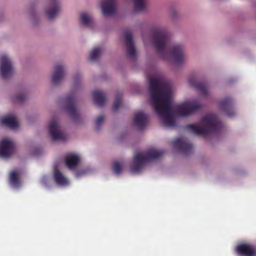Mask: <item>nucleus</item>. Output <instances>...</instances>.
Here are the masks:
<instances>
[{
    "label": "nucleus",
    "instance_id": "6",
    "mask_svg": "<svg viewBox=\"0 0 256 256\" xmlns=\"http://www.w3.org/2000/svg\"><path fill=\"white\" fill-rule=\"evenodd\" d=\"M48 131L52 140L64 141L66 138V134L58 129V122L55 120L50 122Z\"/></svg>",
    "mask_w": 256,
    "mask_h": 256
},
{
    "label": "nucleus",
    "instance_id": "30",
    "mask_svg": "<svg viewBox=\"0 0 256 256\" xmlns=\"http://www.w3.org/2000/svg\"><path fill=\"white\" fill-rule=\"evenodd\" d=\"M78 79V78L77 77V76H75L74 78V80H75V81L76 82Z\"/></svg>",
    "mask_w": 256,
    "mask_h": 256
},
{
    "label": "nucleus",
    "instance_id": "23",
    "mask_svg": "<svg viewBox=\"0 0 256 256\" xmlns=\"http://www.w3.org/2000/svg\"><path fill=\"white\" fill-rule=\"evenodd\" d=\"M80 20L82 24L85 26H90L92 23L91 18L86 12L81 14Z\"/></svg>",
    "mask_w": 256,
    "mask_h": 256
},
{
    "label": "nucleus",
    "instance_id": "18",
    "mask_svg": "<svg viewBox=\"0 0 256 256\" xmlns=\"http://www.w3.org/2000/svg\"><path fill=\"white\" fill-rule=\"evenodd\" d=\"M92 98L95 104L100 106H104L106 101L104 92L99 90L93 92Z\"/></svg>",
    "mask_w": 256,
    "mask_h": 256
},
{
    "label": "nucleus",
    "instance_id": "1",
    "mask_svg": "<svg viewBox=\"0 0 256 256\" xmlns=\"http://www.w3.org/2000/svg\"><path fill=\"white\" fill-rule=\"evenodd\" d=\"M150 93L152 104L161 118L163 126L166 127L174 128L176 126L172 116L174 113L186 116L197 111L202 106L198 102L196 101L184 103L173 110L170 86L160 78H152L150 79Z\"/></svg>",
    "mask_w": 256,
    "mask_h": 256
},
{
    "label": "nucleus",
    "instance_id": "8",
    "mask_svg": "<svg viewBox=\"0 0 256 256\" xmlns=\"http://www.w3.org/2000/svg\"><path fill=\"white\" fill-rule=\"evenodd\" d=\"M65 102L66 110L70 116L72 120L74 122L78 121L79 114L74 106L75 99L73 95L68 96L65 98Z\"/></svg>",
    "mask_w": 256,
    "mask_h": 256
},
{
    "label": "nucleus",
    "instance_id": "25",
    "mask_svg": "<svg viewBox=\"0 0 256 256\" xmlns=\"http://www.w3.org/2000/svg\"><path fill=\"white\" fill-rule=\"evenodd\" d=\"M145 0H134V9L136 11L144 10L146 8Z\"/></svg>",
    "mask_w": 256,
    "mask_h": 256
},
{
    "label": "nucleus",
    "instance_id": "13",
    "mask_svg": "<svg viewBox=\"0 0 256 256\" xmlns=\"http://www.w3.org/2000/svg\"><path fill=\"white\" fill-rule=\"evenodd\" d=\"M134 122L136 126L139 130L144 129L148 122V116L142 112L136 113L134 118Z\"/></svg>",
    "mask_w": 256,
    "mask_h": 256
},
{
    "label": "nucleus",
    "instance_id": "24",
    "mask_svg": "<svg viewBox=\"0 0 256 256\" xmlns=\"http://www.w3.org/2000/svg\"><path fill=\"white\" fill-rule=\"evenodd\" d=\"M101 52L102 50L100 48L97 47L94 48L90 54V60L94 61L96 60L100 56Z\"/></svg>",
    "mask_w": 256,
    "mask_h": 256
},
{
    "label": "nucleus",
    "instance_id": "14",
    "mask_svg": "<svg viewBox=\"0 0 256 256\" xmlns=\"http://www.w3.org/2000/svg\"><path fill=\"white\" fill-rule=\"evenodd\" d=\"M116 0H105L101 4L102 13L104 15L113 14L116 10Z\"/></svg>",
    "mask_w": 256,
    "mask_h": 256
},
{
    "label": "nucleus",
    "instance_id": "4",
    "mask_svg": "<svg viewBox=\"0 0 256 256\" xmlns=\"http://www.w3.org/2000/svg\"><path fill=\"white\" fill-rule=\"evenodd\" d=\"M163 154L162 150L154 149L150 150L144 154H136L134 158V165L131 168V172L133 174L139 172L145 164L159 158Z\"/></svg>",
    "mask_w": 256,
    "mask_h": 256
},
{
    "label": "nucleus",
    "instance_id": "12",
    "mask_svg": "<svg viewBox=\"0 0 256 256\" xmlns=\"http://www.w3.org/2000/svg\"><path fill=\"white\" fill-rule=\"evenodd\" d=\"M125 38L127 56L131 58H134L136 56V49L132 33L130 32L126 33Z\"/></svg>",
    "mask_w": 256,
    "mask_h": 256
},
{
    "label": "nucleus",
    "instance_id": "20",
    "mask_svg": "<svg viewBox=\"0 0 256 256\" xmlns=\"http://www.w3.org/2000/svg\"><path fill=\"white\" fill-rule=\"evenodd\" d=\"M78 156L74 154L68 156L65 160L66 164L69 169L74 168L78 165Z\"/></svg>",
    "mask_w": 256,
    "mask_h": 256
},
{
    "label": "nucleus",
    "instance_id": "22",
    "mask_svg": "<svg viewBox=\"0 0 256 256\" xmlns=\"http://www.w3.org/2000/svg\"><path fill=\"white\" fill-rule=\"evenodd\" d=\"M54 178L56 182L58 184L64 185L67 183L66 179L58 170H54Z\"/></svg>",
    "mask_w": 256,
    "mask_h": 256
},
{
    "label": "nucleus",
    "instance_id": "11",
    "mask_svg": "<svg viewBox=\"0 0 256 256\" xmlns=\"http://www.w3.org/2000/svg\"><path fill=\"white\" fill-rule=\"evenodd\" d=\"M236 250L242 256H256V248L249 244H240L236 246Z\"/></svg>",
    "mask_w": 256,
    "mask_h": 256
},
{
    "label": "nucleus",
    "instance_id": "17",
    "mask_svg": "<svg viewBox=\"0 0 256 256\" xmlns=\"http://www.w3.org/2000/svg\"><path fill=\"white\" fill-rule=\"evenodd\" d=\"M50 8L46 10V14L49 19L54 18L60 10L58 0H50Z\"/></svg>",
    "mask_w": 256,
    "mask_h": 256
},
{
    "label": "nucleus",
    "instance_id": "28",
    "mask_svg": "<svg viewBox=\"0 0 256 256\" xmlns=\"http://www.w3.org/2000/svg\"><path fill=\"white\" fill-rule=\"evenodd\" d=\"M104 116L103 115H101L98 116L96 120L95 124H96V129L98 130L100 129V128L102 124V122H104Z\"/></svg>",
    "mask_w": 256,
    "mask_h": 256
},
{
    "label": "nucleus",
    "instance_id": "26",
    "mask_svg": "<svg viewBox=\"0 0 256 256\" xmlns=\"http://www.w3.org/2000/svg\"><path fill=\"white\" fill-rule=\"evenodd\" d=\"M122 95L118 94L116 96V99L112 106V110L116 112L120 108L122 104Z\"/></svg>",
    "mask_w": 256,
    "mask_h": 256
},
{
    "label": "nucleus",
    "instance_id": "10",
    "mask_svg": "<svg viewBox=\"0 0 256 256\" xmlns=\"http://www.w3.org/2000/svg\"><path fill=\"white\" fill-rule=\"evenodd\" d=\"M220 110L228 116H232L235 114L233 108V102L230 97H226L219 102Z\"/></svg>",
    "mask_w": 256,
    "mask_h": 256
},
{
    "label": "nucleus",
    "instance_id": "7",
    "mask_svg": "<svg viewBox=\"0 0 256 256\" xmlns=\"http://www.w3.org/2000/svg\"><path fill=\"white\" fill-rule=\"evenodd\" d=\"M15 145L8 138L2 140L0 142V156L3 158H9L14 152Z\"/></svg>",
    "mask_w": 256,
    "mask_h": 256
},
{
    "label": "nucleus",
    "instance_id": "2",
    "mask_svg": "<svg viewBox=\"0 0 256 256\" xmlns=\"http://www.w3.org/2000/svg\"><path fill=\"white\" fill-rule=\"evenodd\" d=\"M152 39L153 45L157 53L163 59H167L170 54L176 63L180 64L184 62L185 56L182 47L178 44L170 46V38L166 29H155L152 34Z\"/></svg>",
    "mask_w": 256,
    "mask_h": 256
},
{
    "label": "nucleus",
    "instance_id": "15",
    "mask_svg": "<svg viewBox=\"0 0 256 256\" xmlns=\"http://www.w3.org/2000/svg\"><path fill=\"white\" fill-rule=\"evenodd\" d=\"M64 76V69L60 64L56 65L54 69L52 74V82L53 84L56 85L60 82Z\"/></svg>",
    "mask_w": 256,
    "mask_h": 256
},
{
    "label": "nucleus",
    "instance_id": "27",
    "mask_svg": "<svg viewBox=\"0 0 256 256\" xmlns=\"http://www.w3.org/2000/svg\"><path fill=\"white\" fill-rule=\"evenodd\" d=\"M112 169L114 174H119L122 170V164L118 162H114L112 165Z\"/></svg>",
    "mask_w": 256,
    "mask_h": 256
},
{
    "label": "nucleus",
    "instance_id": "21",
    "mask_svg": "<svg viewBox=\"0 0 256 256\" xmlns=\"http://www.w3.org/2000/svg\"><path fill=\"white\" fill-rule=\"evenodd\" d=\"M10 184L14 187L18 188L20 185V180L17 171L13 170L10 172L9 176Z\"/></svg>",
    "mask_w": 256,
    "mask_h": 256
},
{
    "label": "nucleus",
    "instance_id": "16",
    "mask_svg": "<svg viewBox=\"0 0 256 256\" xmlns=\"http://www.w3.org/2000/svg\"><path fill=\"white\" fill-rule=\"evenodd\" d=\"M188 82L192 86L198 90L203 96H206L208 95V92L206 84L197 82L195 76L190 78Z\"/></svg>",
    "mask_w": 256,
    "mask_h": 256
},
{
    "label": "nucleus",
    "instance_id": "9",
    "mask_svg": "<svg viewBox=\"0 0 256 256\" xmlns=\"http://www.w3.org/2000/svg\"><path fill=\"white\" fill-rule=\"evenodd\" d=\"M172 144L175 148L182 151L186 155L190 154L192 152V145L188 142L186 138H177L173 140Z\"/></svg>",
    "mask_w": 256,
    "mask_h": 256
},
{
    "label": "nucleus",
    "instance_id": "19",
    "mask_svg": "<svg viewBox=\"0 0 256 256\" xmlns=\"http://www.w3.org/2000/svg\"><path fill=\"white\" fill-rule=\"evenodd\" d=\"M0 124L11 128H16L18 126V124L14 116H10L2 118Z\"/></svg>",
    "mask_w": 256,
    "mask_h": 256
},
{
    "label": "nucleus",
    "instance_id": "29",
    "mask_svg": "<svg viewBox=\"0 0 256 256\" xmlns=\"http://www.w3.org/2000/svg\"><path fill=\"white\" fill-rule=\"evenodd\" d=\"M26 98V94H20L13 98V100L16 102L21 103L23 102Z\"/></svg>",
    "mask_w": 256,
    "mask_h": 256
},
{
    "label": "nucleus",
    "instance_id": "3",
    "mask_svg": "<svg viewBox=\"0 0 256 256\" xmlns=\"http://www.w3.org/2000/svg\"><path fill=\"white\" fill-rule=\"evenodd\" d=\"M200 123L204 126V127L196 124H190L186 125L185 128L196 134L206 136L218 132L222 127V124L218 117L214 114H208L203 116L200 120Z\"/></svg>",
    "mask_w": 256,
    "mask_h": 256
},
{
    "label": "nucleus",
    "instance_id": "5",
    "mask_svg": "<svg viewBox=\"0 0 256 256\" xmlns=\"http://www.w3.org/2000/svg\"><path fill=\"white\" fill-rule=\"evenodd\" d=\"M14 72V68L9 58L6 55L0 57V72L4 79L10 78Z\"/></svg>",
    "mask_w": 256,
    "mask_h": 256
}]
</instances>
